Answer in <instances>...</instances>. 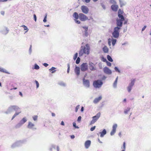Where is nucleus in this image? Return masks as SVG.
I'll use <instances>...</instances> for the list:
<instances>
[{
	"label": "nucleus",
	"mask_w": 151,
	"mask_h": 151,
	"mask_svg": "<svg viewBox=\"0 0 151 151\" xmlns=\"http://www.w3.org/2000/svg\"><path fill=\"white\" fill-rule=\"evenodd\" d=\"M118 8V6L116 5H113L111 6V8L112 10L114 12L117 11Z\"/></svg>",
	"instance_id": "23"
},
{
	"label": "nucleus",
	"mask_w": 151,
	"mask_h": 151,
	"mask_svg": "<svg viewBox=\"0 0 151 151\" xmlns=\"http://www.w3.org/2000/svg\"><path fill=\"white\" fill-rule=\"evenodd\" d=\"M95 128H96V126H94V127H91V128L90 130H91V131H93L95 129Z\"/></svg>",
	"instance_id": "55"
},
{
	"label": "nucleus",
	"mask_w": 151,
	"mask_h": 151,
	"mask_svg": "<svg viewBox=\"0 0 151 151\" xmlns=\"http://www.w3.org/2000/svg\"><path fill=\"white\" fill-rule=\"evenodd\" d=\"M81 116H80L78 118L77 121L78 122H79L80 121H81Z\"/></svg>",
	"instance_id": "54"
},
{
	"label": "nucleus",
	"mask_w": 151,
	"mask_h": 151,
	"mask_svg": "<svg viewBox=\"0 0 151 151\" xmlns=\"http://www.w3.org/2000/svg\"><path fill=\"white\" fill-rule=\"evenodd\" d=\"M14 111H15V112L12 116L11 119L12 120H13L14 118L21 113V109L17 106L11 105L4 112V113L6 114H11Z\"/></svg>",
	"instance_id": "1"
},
{
	"label": "nucleus",
	"mask_w": 151,
	"mask_h": 151,
	"mask_svg": "<svg viewBox=\"0 0 151 151\" xmlns=\"http://www.w3.org/2000/svg\"><path fill=\"white\" fill-rule=\"evenodd\" d=\"M117 127V125L116 124H114L112 126V129L110 133L111 135L113 136L115 133Z\"/></svg>",
	"instance_id": "17"
},
{
	"label": "nucleus",
	"mask_w": 151,
	"mask_h": 151,
	"mask_svg": "<svg viewBox=\"0 0 151 151\" xmlns=\"http://www.w3.org/2000/svg\"><path fill=\"white\" fill-rule=\"evenodd\" d=\"M123 21L117 19L116 24L117 26L116 27H119L120 28L122 27V26Z\"/></svg>",
	"instance_id": "22"
},
{
	"label": "nucleus",
	"mask_w": 151,
	"mask_h": 151,
	"mask_svg": "<svg viewBox=\"0 0 151 151\" xmlns=\"http://www.w3.org/2000/svg\"><path fill=\"white\" fill-rule=\"evenodd\" d=\"M123 150H124L125 151V149H126V146H125V142H124L123 144Z\"/></svg>",
	"instance_id": "53"
},
{
	"label": "nucleus",
	"mask_w": 151,
	"mask_h": 151,
	"mask_svg": "<svg viewBox=\"0 0 151 151\" xmlns=\"http://www.w3.org/2000/svg\"><path fill=\"white\" fill-rule=\"evenodd\" d=\"M0 72L8 74H10L6 70L1 68H0Z\"/></svg>",
	"instance_id": "28"
},
{
	"label": "nucleus",
	"mask_w": 151,
	"mask_h": 151,
	"mask_svg": "<svg viewBox=\"0 0 151 151\" xmlns=\"http://www.w3.org/2000/svg\"><path fill=\"white\" fill-rule=\"evenodd\" d=\"M47 14H45V16L44 17V18L43 20V22H47Z\"/></svg>",
	"instance_id": "42"
},
{
	"label": "nucleus",
	"mask_w": 151,
	"mask_h": 151,
	"mask_svg": "<svg viewBox=\"0 0 151 151\" xmlns=\"http://www.w3.org/2000/svg\"><path fill=\"white\" fill-rule=\"evenodd\" d=\"M84 54V51H83V50L82 48L81 47V49L79 51V57H81Z\"/></svg>",
	"instance_id": "27"
},
{
	"label": "nucleus",
	"mask_w": 151,
	"mask_h": 151,
	"mask_svg": "<svg viewBox=\"0 0 151 151\" xmlns=\"http://www.w3.org/2000/svg\"><path fill=\"white\" fill-rule=\"evenodd\" d=\"M27 121L25 117H23L20 121L15 126V128L17 129L20 127Z\"/></svg>",
	"instance_id": "4"
},
{
	"label": "nucleus",
	"mask_w": 151,
	"mask_h": 151,
	"mask_svg": "<svg viewBox=\"0 0 151 151\" xmlns=\"http://www.w3.org/2000/svg\"><path fill=\"white\" fill-rule=\"evenodd\" d=\"M121 28L119 27H114V31L112 33V35L115 38H118L119 35V30Z\"/></svg>",
	"instance_id": "2"
},
{
	"label": "nucleus",
	"mask_w": 151,
	"mask_h": 151,
	"mask_svg": "<svg viewBox=\"0 0 151 151\" xmlns=\"http://www.w3.org/2000/svg\"><path fill=\"white\" fill-rule=\"evenodd\" d=\"M116 39H112V44L113 46H114L116 42Z\"/></svg>",
	"instance_id": "36"
},
{
	"label": "nucleus",
	"mask_w": 151,
	"mask_h": 151,
	"mask_svg": "<svg viewBox=\"0 0 151 151\" xmlns=\"http://www.w3.org/2000/svg\"><path fill=\"white\" fill-rule=\"evenodd\" d=\"M91 0H84L85 2L86 3H89Z\"/></svg>",
	"instance_id": "61"
},
{
	"label": "nucleus",
	"mask_w": 151,
	"mask_h": 151,
	"mask_svg": "<svg viewBox=\"0 0 151 151\" xmlns=\"http://www.w3.org/2000/svg\"><path fill=\"white\" fill-rule=\"evenodd\" d=\"M33 120L35 121H36L37 120L38 116L37 115H35L32 116Z\"/></svg>",
	"instance_id": "37"
},
{
	"label": "nucleus",
	"mask_w": 151,
	"mask_h": 151,
	"mask_svg": "<svg viewBox=\"0 0 151 151\" xmlns=\"http://www.w3.org/2000/svg\"><path fill=\"white\" fill-rule=\"evenodd\" d=\"M110 39H109V41H108V44H109V45L111 46V41H110Z\"/></svg>",
	"instance_id": "62"
},
{
	"label": "nucleus",
	"mask_w": 151,
	"mask_h": 151,
	"mask_svg": "<svg viewBox=\"0 0 151 151\" xmlns=\"http://www.w3.org/2000/svg\"><path fill=\"white\" fill-rule=\"evenodd\" d=\"M1 14L4 15V12L3 11H1Z\"/></svg>",
	"instance_id": "63"
},
{
	"label": "nucleus",
	"mask_w": 151,
	"mask_h": 151,
	"mask_svg": "<svg viewBox=\"0 0 151 151\" xmlns=\"http://www.w3.org/2000/svg\"><path fill=\"white\" fill-rule=\"evenodd\" d=\"M80 68L81 71H85L88 69V64L87 63H83L81 65Z\"/></svg>",
	"instance_id": "9"
},
{
	"label": "nucleus",
	"mask_w": 151,
	"mask_h": 151,
	"mask_svg": "<svg viewBox=\"0 0 151 151\" xmlns=\"http://www.w3.org/2000/svg\"><path fill=\"white\" fill-rule=\"evenodd\" d=\"M146 27H147V26H145L143 27V28H142V31H144L145 30V29H146Z\"/></svg>",
	"instance_id": "60"
},
{
	"label": "nucleus",
	"mask_w": 151,
	"mask_h": 151,
	"mask_svg": "<svg viewBox=\"0 0 151 151\" xmlns=\"http://www.w3.org/2000/svg\"><path fill=\"white\" fill-rule=\"evenodd\" d=\"M75 21L78 24H80L81 23V22L80 21L76 19H75Z\"/></svg>",
	"instance_id": "51"
},
{
	"label": "nucleus",
	"mask_w": 151,
	"mask_h": 151,
	"mask_svg": "<svg viewBox=\"0 0 151 151\" xmlns=\"http://www.w3.org/2000/svg\"><path fill=\"white\" fill-rule=\"evenodd\" d=\"M89 69L91 71H94L96 70L95 65L91 62H89L88 63Z\"/></svg>",
	"instance_id": "16"
},
{
	"label": "nucleus",
	"mask_w": 151,
	"mask_h": 151,
	"mask_svg": "<svg viewBox=\"0 0 151 151\" xmlns=\"http://www.w3.org/2000/svg\"><path fill=\"white\" fill-rule=\"evenodd\" d=\"M101 60H102L104 62H106L107 60H106V58H105L103 57H102L101 58Z\"/></svg>",
	"instance_id": "45"
},
{
	"label": "nucleus",
	"mask_w": 151,
	"mask_h": 151,
	"mask_svg": "<svg viewBox=\"0 0 151 151\" xmlns=\"http://www.w3.org/2000/svg\"><path fill=\"white\" fill-rule=\"evenodd\" d=\"M114 69L115 70V71L117 72L120 73V70H119V69L117 67H115L114 68Z\"/></svg>",
	"instance_id": "40"
},
{
	"label": "nucleus",
	"mask_w": 151,
	"mask_h": 151,
	"mask_svg": "<svg viewBox=\"0 0 151 151\" xmlns=\"http://www.w3.org/2000/svg\"><path fill=\"white\" fill-rule=\"evenodd\" d=\"M80 105H78L76 106V109H75L76 112H77L78 111L80 107Z\"/></svg>",
	"instance_id": "47"
},
{
	"label": "nucleus",
	"mask_w": 151,
	"mask_h": 151,
	"mask_svg": "<svg viewBox=\"0 0 151 151\" xmlns=\"http://www.w3.org/2000/svg\"><path fill=\"white\" fill-rule=\"evenodd\" d=\"M81 48L83 50L85 54L88 55L89 54L90 48L89 45L88 44H86L85 46L83 47L81 46Z\"/></svg>",
	"instance_id": "8"
},
{
	"label": "nucleus",
	"mask_w": 151,
	"mask_h": 151,
	"mask_svg": "<svg viewBox=\"0 0 151 151\" xmlns=\"http://www.w3.org/2000/svg\"><path fill=\"white\" fill-rule=\"evenodd\" d=\"M106 63L107 65L109 66H111V64L110 62L108 61L106 62Z\"/></svg>",
	"instance_id": "50"
},
{
	"label": "nucleus",
	"mask_w": 151,
	"mask_h": 151,
	"mask_svg": "<svg viewBox=\"0 0 151 151\" xmlns=\"http://www.w3.org/2000/svg\"><path fill=\"white\" fill-rule=\"evenodd\" d=\"M21 27L24 28V30H27V31H26L25 32V33H26L28 30L29 29H28L27 27H26V26H25V25H22V26H21Z\"/></svg>",
	"instance_id": "35"
},
{
	"label": "nucleus",
	"mask_w": 151,
	"mask_h": 151,
	"mask_svg": "<svg viewBox=\"0 0 151 151\" xmlns=\"http://www.w3.org/2000/svg\"><path fill=\"white\" fill-rule=\"evenodd\" d=\"M107 59L110 62H112L113 60L111 57L109 55H107Z\"/></svg>",
	"instance_id": "33"
},
{
	"label": "nucleus",
	"mask_w": 151,
	"mask_h": 151,
	"mask_svg": "<svg viewBox=\"0 0 151 151\" xmlns=\"http://www.w3.org/2000/svg\"><path fill=\"white\" fill-rule=\"evenodd\" d=\"M74 72L78 76L80 73V68L76 66L74 69Z\"/></svg>",
	"instance_id": "19"
},
{
	"label": "nucleus",
	"mask_w": 151,
	"mask_h": 151,
	"mask_svg": "<svg viewBox=\"0 0 151 151\" xmlns=\"http://www.w3.org/2000/svg\"><path fill=\"white\" fill-rule=\"evenodd\" d=\"M106 77L104 76H103L102 78V80H105L106 79Z\"/></svg>",
	"instance_id": "59"
},
{
	"label": "nucleus",
	"mask_w": 151,
	"mask_h": 151,
	"mask_svg": "<svg viewBox=\"0 0 151 151\" xmlns=\"http://www.w3.org/2000/svg\"><path fill=\"white\" fill-rule=\"evenodd\" d=\"M35 82L36 84L37 88H38L39 87V84L38 82L36 80L35 81Z\"/></svg>",
	"instance_id": "48"
},
{
	"label": "nucleus",
	"mask_w": 151,
	"mask_h": 151,
	"mask_svg": "<svg viewBox=\"0 0 151 151\" xmlns=\"http://www.w3.org/2000/svg\"><path fill=\"white\" fill-rule=\"evenodd\" d=\"M110 2L112 4L116 3V2L114 0H110Z\"/></svg>",
	"instance_id": "56"
},
{
	"label": "nucleus",
	"mask_w": 151,
	"mask_h": 151,
	"mask_svg": "<svg viewBox=\"0 0 151 151\" xmlns=\"http://www.w3.org/2000/svg\"><path fill=\"white\" fill-rule=\"evenodd\" d=\"M135 80H131L130 83H129L128 86L127 87V90L129 92H130L132 89V87L134 85Z\"/></svg>",
	"instance_id": "10"
},
{
	"label": "nucleus",
	"mask_w": 151,
	"mask_h": 151,
	"mask_svg": "<svg viewBox=\"0 0 151 151\" xmlns=\"http://www.w3.org/2000/svg\"><path fill=\"white\" fill-rule=\"evenodd\" d=\"M103 84V83L101 80H98L93 82V85L96 88H99L101 87Z\"/></svg>",
	"instance_id": "3"
},
{
	"label": "nucleus",
	"mask_w": 151,
	"mask_h": 151,
	"mask_svg": "<svg viewBox=\"0 0 151 151\" xmlns=\"http://www.w3.org/2000/svg\"><path fill=\"white\" fill-rule=\"evenodd\" d=\"M34 68L36 70H38L39 69L40 67L37 64H35L34 65Z\"/></svg>",
	"instance_id": "38"
},
{
	"label": "nucleus",
	"mask_w": 151,
	"mask_h": 151,
	"mask_svg": "<svg viewBox=\"0 0 151 151\" xmlns=\"http://www.w3.org/2000/svg\"><path fill=\"white\" fill-rule=\"evenodd\" d=\"M80 59L79 57H78L76 61V63L77 64H78L80 62Z\"/></svg>",
	"instance_id": "41"
},
{
	"label": "nucleus",
	"mask_w": 151,
	"mask_h": 151,
	"mask_svg": "<svg viewBox=\"0 0 151 151\" xmlns=\"http://www.w3.org/2000/svg\"><path fill=\"white\" fill-rule=\"evenodd\" d=\"M118 17L119 19H118L119 20H120L122 21H124V17L123 15L118 14Z\"/></svg>",
	"instance_id": "31"
},
{
	"label": "nucleus",
	"mask_w": 151,
	"mask_h": 151,
	"mask_svg": "<svg viewBox=\"0 0 151 151\" xmlns=\"http://www.w3.org/2000/svg\"><path fill=\"white\" fill-rule=\"evenodd\" d=\"M100 115L101 113L100 112H98L95 116H93L92 117L93 119L91 121L90 124L91 125L95 123L99 118Z\"/></svg>",
	"instance_id": "6"
},
{
	"label": "nucleus",
	"mask_w": 151,
	"mask_h": 151,
	"mask_svg": "<svg viewBox=\"0 0 151 151\" xmlns=\"http://www.w3.org/2000/svg\"><path fill=\"white\" fill-rule=\"evenodd\" d=\"M78 53H76L75 54V55L73 57V59L74 60H76V58H77V57H78Z\"/></svg>",
	"instance_id": "43"
},
{
	"label": "nucleus",
	"mask_w": 151,
	"mask_h": 151,
	"mask_svg": "<svg viewBox=\"0 0 151 151\" xmlns=\"http://www.w3.org/2000/svg\"><path fill=\"white\" fill-rule=\"evenodd\" d=\"M61 124L62 125L64 126L65 125L63 121H62L61 122Z\"/></svg>",
	"instance_id": "64"
},
{
	"label": "nucleus",
	"mask_w": 151,
	"mask_h": 151,
	"mask_svg": "<svg viewBox=\"0 0 151 151\" xmlns=\"http://www.w3.org/2000/svg\"><path fill=\"white\" fill-rule=\"evenodd\" d=\"M73 126L75 127V128H79V127L78 126H76V123L75 122H73Z\"/></svg>",
	"instance_id": "49"
},
{
	"label": "nucleus",
	"mask_w": 151,
	"mask_h": 151,
	"mask_svg": "<svg viewBox=\"0 0 151 151\" xmlns=\"http://www.w3.org/2000/svg\"><path fill=\"white\" fill-rule=\"evenodd\" d=\"M91 141L90 140H88L85 142L84 145L86 149H88L89 147L91 145Z\"/></svg>",
	"instance_id": "20"
},
{
	"label": "nucleus",
	"mask_w": 151,
	"mask_h": 151,
	"mask_svg": "<svg viewBox=\"0 0 151 151\" xmlns=\"http://www.w3.org/2000/svg\"><path fill=\"white\" fill-rule=\"evenodd\" d=\"M34 17L35 21L36 22L37 20V17L35 14H34Z\"/></svg>",
	"instance_id": "57"
},
{
	"label": "nucleus",
	"mask_w": 151,
	"mask_h": 151,
	"mask_svg": "<svg viewBox=\"0 0 151 151\" xmlns=\"http://www.w3.org/2000/svg\"><path fill=\"white\" fill-rule=\"evenodd\" d=\"M73 17L76 19L79 18V15L77 12H75L73 15Z\"/></svg>",
	"instance_id": "26"
},
{
	"label": "nucleus",
	"mask_w": 151,
	"mask_h": 151,
	"mask_svg": "<svg viewBox=\"0 0 151 151\" xmlns=\"http://www.w3.org/2000/svg\"><path fill=\"white\" fill-rule=\"evenodd\" d=\"M79 19L82 21H85L86 20H89L88 17L85 14L83 13L79 14Z\"/></svg>",
	"instance_id": "11"
},
{
	"label": "nucleus",
	"mask_w": 151,
	"mask_h": 151,
	"mask_svg": "<svg viewBox=\"0 0 151 151\" xmlns=\"http://www.w3.org/2000/svg\"><path fill=\"white\" fill-rule=\"evenodd\" d=\"M104 73L107 75H110L112 74L111 70L107 67H105L103 68V69Z\"/></svg>",
	"instance_id": "15"
},
{
	"label": "nucleus",
	"mask_w": 151,
	"mask_h": 151,
	"mask_svg": "<svg viewBox=\"0 0 151 151\" xmlns=\"http://www.w3.org/2000/svg\"><path fill=\"white\" fill-rule=\"evenodd\" d=\"M9 31L7 27H4L1 28L0 32L4 35H6L8 33Z\"/></svg>",
	"instance_id": "14"
},
{
	"label": "nucleus",
	"mask_w": 151,
	"mask_h": 151,
	"mask_svg": "<svg viewBox=\"0 0 151 151\" xmlns=\"http://www.w3.org/2000/svg\"><path fill=\"white\" fill-rule=\"evenodd\" d=\"M120 4V6L121 7H122V6H124L125 4L123 3V2L121 0H119Z\"/></svg>",
	"instance_id": "39"
},
{
	"label": "nucleus",
	"mask_w": 151,
	"mask_h": 151,
	"mask_svg": "<svg viewBox=\"0 0 151 151\" xmlns=\"http://www.w3.org/2000/svg\"><path fill=\"white\" fill-rule=\"evenodd\" d=\"M101 5L104 9H105L106 7H105V6L104 5L103 3H101Z\"/></svg>",
	"instance_id": "52"
},
{
	"label": "nucleus",
	"mask_w": 151,
	"mask_h": 151,
	"mask_svg": "<svg viewBox=\"0 0 151 151\" xmlns=\"http://www.w3.org/2000/svg\"><path fill=\"white\" fill-rule=\"evenodd\" d=\"M81 9L82 12L85 14H87L89 12V9L86 6L83 5L81 7Z\"/></svg>",
	"instance_id": "13"
},
{
	"label": "nucleus",
	"mask_w": 151,
	"mask_h": 151,
	"mask_svg": "<svg viewBox=\"0 0 151 151\" xmlns=\"http://www.w3.org/2000/svg\"><path fill=\"white\" fill-rule=\"evenodd\" d=\"M123 12L121 9H119L118 11V14L122 15Z\"/></svg>",
	"instance_id": "44"
},
{
	"label": "nucleus",
	"mask_w": 151,
	"mask_h": 151,
	"mask_svg": "<svg viewBox=\"0 0 151 151\" xmlns=\"http://www.w3.org/2000/svg\"><path fill=\"white\" fill-rule=\"evenodd\" d=\"M32 45H30V47H29V53L30 54H31V52H32Z\"/></svg>",
	"instance_id": "46"
},
{
	"label": "nucleus",
	"mask_w": 151,
	"mask_h": 151,
	"mask_svg": "<svg viewBox=\"0 0 151 151\" xmlns=\"http://www.w3.org/2000/svg\"><path fill=\"white\" fill-rule=\"evenodd\" d=\"M25 142L24 140H21L17 141L13 143L11 146L12 148H14L16 147L22 145Z\"/></svg>",
	"instance_id": "5"
},
{
	"label": "nucleus",
	"mask_w": 151,
	"mask_h": 151,
	"mask_svg": "<svg viewBox=\"0 0 151 151\" xmlns=\"http://www.w3.org/2000/svg\"><path fill=\"white\" fill-rule=\"evenodd\" d=\"M83 80L84 85L87 88H89L90 86L89 81L88 80L85 79L84 78H83Z\"/></svg>",
	"instance_id": "18"
},
{
	"label": "nucleus",
	"mask_w": 151,
	"mask_h": 151,
	"mask_svg": "<svg viewBox=\"0 0 151 151\" xmlns=\"http://www.w3.org/2000/svg\"><path fill=\"white\" fill-rule=\"evenodd\" d=\"M103 50L104 52L107 53L108 52V49L107 47L105 46L103 48Z\"/></svg>",
	"instance_id": "32"
},
{
	"label": "nucleus",
	"mask_w": 151,
	"mask_h": 151,
	"mask_svg": "<svg viewBox=\"0 0 151 151\" xmlns=\"http://www.w3.org/2000/svg\"><path fill=\"white\" fill-rule=\"evenodd\" d=\"M131 108L129 107H127L124 110V113L125 114H128V112H129Z\"/></svg>",
	"instance_id": "29"
},
{
	"label": "nucleus",
	"mask_w": 151,
	"mask_h": 151,
	"mask_svg": "<svg viewBox=\"0 0 151 151\" xmlns=\"http://www.w3.org/2000/svg\"><path fill=\"white\" fill-rule=\"evenodd\" d=\"M81 29L83 32V35L85 37H87L88 35V27L86 26H82L81 27Z\"/></svg>",
	"instance_id": "7"
},
{
	"label": "nucleus",
	"mask_w": 151,
	"mask_h": 151,
	"mask_svg": "<svg viewBox=\"0 0 151 151\" xmlns=\"http://www.w3.org/2000/svg\"><path fill=\"white\" fill-rule=\"evenodd\" d=\"M118 77L117 76L116 78V79L113 83V87L114 88H116L117 87V81H118Z\"/></svg>",
	"instance_id": "25"
},
{
	"label": "nucleus",
	"mask_w": 151,
	"mask_h": 151,
	"mask_svg": "<svg viewBox=\"0 0 151 151\" xmlns=\"http://www.w3.org/2000/svg\"><path fill=\"white\" fill-rule=\"evenodd\" d=\"M102 99V97L101 96H99L98 98H96L93 101V102L95 104H97Z\"/></svg>",
	"instance_id": "21"
},
{
	"label": "nucleus",
	"mask_w": 151,
	"mask_h": 151,
	"mask_svg": "<svg viewBox=\"0 0 151 151\" xmlns=\"http://www.w3.org/2000/svg\"><path fill=\"white\" fill-rule=\"evenodd\" d=\"M58 84L62 86L65 87L66 86V84L63 81H60L59 82Z\"/></svg>",
	"instance_id": "30"
},
{
	"label": "nucleus",
	"mask_w": 151,
	"mask_h": 151,
	"mask_svg": "<svg viewBox=\"0 0 151 151\" xmlns=\"http://www.w3.org/2000/svg\"><path fill=\"white\" fill-rule=\"evenodd\" d=\"M55 69H56L55 68L52 67L51 68H50L49 70L50 71H52L51 73H54L55 72V71H56V70H53Z\"/></svg>",
	"instance_id": "34"
},
{
	"label": "nucleus",
	"mask_w": 151,
	"mask_h": 151,
	"mask_svg": "<svg viewBox=\"0 0 151 151\" xmlns=\"http://www.w3.org/2000/svg\"><path fill=\"white\" fill-rule=\"evenodd\" d=\"M27 127L29 129H32L34 130L37 129L35 127V124L31 122H28Z\"/></svg>",
	"instance_id": "12"
},
{
	"label": "nucleus",
	"mask_w": 151,
	"mask_h": 151,
	"mask_svg": "<svg viewBox=\"0 0 151 151\" xmlns=\"http://www.w3.org/2000/svg\"><path fill=\"white\" fill-rule=\"evenodd\" d=\"M99 133L100 134V137H103L106 134V131L105 129H104L102 132H100Z\"/></svg>",
	"instance_id": "24"
},
{
	"label": "nucleus",
	"mask_w": 151,
	"mask_h": 151,
	"mask_svg": "<svg viewBox=\"0 0 151 151\" xmlns=\"http://www.w3.org/2000/svg\"><path fill=\"white\" fill-rule=\"evenodd\" d=\"M43 65L45 67H47L48 65V64L45 63H44Z\"/></svg>",
	"instance_id": "58"
}]
</instances>
